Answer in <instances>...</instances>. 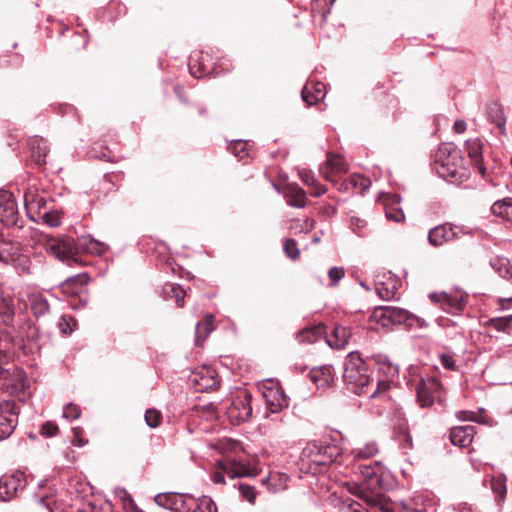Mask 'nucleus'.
<instances>
[{"label": "nucleus", "mask_w": 512, "mask_h": 512, "mask_svg": "<svg viewBox=\"0 0 512 512\" xmlns=\"http://www.w3.org/2000/svg\"><path fill=\"white\" fill-rule=\"evenodd\" d=\"M375 468L379 469V463L375 462V467L372 466H366L362 470V474L366 477H373L376 476V470Z\"/></svg>", "instance_id": "obj_60"}, {"label": "nucleus", "mask_w": 512, "mask_h": 512, "mask_svg": "<svg viewBox=\"0 0 512 512\" xmlns=\"http://www.w3.org/2000/svg\"><path fill=\"white\" fill-rule=\"evenodd\" d=\"M371 318L377 324H379L380 326H382L384 328H389L391 326L388 306H382V307L376 308L373 311Z\"/></svg>", "instance_id": "obj_39"}, {"label": "nucleus", "mask_w": 512, "mask_h": 512, "mask_svg": "<svg viewBox=\"0 0 512 512\" xmlns=\"http://www.w3.org/2000/svg\"><path fill=\"white\" fill-rule=\"evenodd\" d=\"M352 512H369L367 509L363 508L359 503H356L351 506Z\"/></svg>", "instance_id": "obj_64"}, {"label": "nucleus", "mask_w": 512, "mask_h": 512, "mask_svg": "<svg viewBox=\"0 0 512 512\" xmlns=\"http://www.w3.org/2000/svg\"><path fill=\"white\" fill-rule=\"evenodd\" d=\"M475 427L472 425L456 426L450 431L451 443L461 448L468 447L474 438Z\"/></svg>", "instance_id": "obj_19"}, {"label": "nucleus", "mask_w": 512, "mask_h": 512, "mask_svg": "<svg viewBox=\"0 0 512 512\" xmlns=\"http://www.w3.org/2000/svg\"><path fill=\"white\" fill-rule=\"evenodd\" d=\"M45 249L50 255L61 262L72 266L74 264H85L83 254L103 255L107 250V246L90 236H82L77 239L60 237L48 239Z\"/></svg>", "instance_id": "obj_1"}, {"label": "nucleus", "mask_w": 512, "mask_h": 512, "mask_svg": "<svg viewBox=\"0 0 512 512\" xmlns=\"http://www.w3.org/2000/svg\"><path fill=\"white\" fill-rule=\"evenodd\" d=\"M252 396L247 390L240 391L225 407L228 420L233 425L247 421L252 415Z\"/></svg>", "instance_id": "obj_7"}, {"label": "nucleus", "mask_w": 512, "mask_h": 512, "mask_svg": "<svg viewBox=\"0 0 512 512\" xmlns=\"http://www.w3.org/2000/svg\"><path fill=\"white\" fill-rule=\"evenodd\" d=\"M189 383L196 392H208L218 388L220 380L215 369L210 366H201L191 372Z\"/></svg>", "instance_id": "obj_9"}, {"label": "nucleus", "mask_w": 512, "mask_h": 512, "mask_svg": "<svg viewBox=\"0 0 512 512\" xmlns=\"http://www.w3.org/2000/svg\"><path fill=\"white\" fill-rule=\"evenodd\" d=\"M351 230L358 236H364L367 227V222L359 217H351L349 220Z\"/></svg>", "instance_id": "obj_50"}, {"label": "nucleus", "mask_w": 512, "mask_h": 512, "mask_svg": "<svg viewBox=\"0 0 512 512\" xmlns=\"http://www.w3.org/2000/svg\"><path fill=\"white\" fill-rule=\"evenodd\" d=\"M345 272L341 267H331L328 271V276L331 281V286L337 285V283L344 277Z\"/></svg>", "instance_id": "obj_55"}, {"label": "nucleus", "mask_w": 512, "mask_h": 512, "mask_svg": "<svg viewBox=\"0 0 512 512\" xmlns=\"http://www.w3.org/2000/svg\"><path fill=\"white\" fill-rule=\"evenodd\" d=\"M214 316L207 315L202 321L198 322L195 329V343L200 345L207 336L214 330Z\"/></svg>", "instance_id": "obj_31"}, {"label": "nucleus", "mask_w": 512, "mask_h": 512, "mask_svg": "<svg viewBox=\"0 0 512 512\" xmlns=\"http://www.w3.org/2000/svg\"><path fill=\"white\" fill-rule=\"evenodd\" d=\"M350 337L351 332L349 328L336 325L331 334L327 336L326 342L332 348L343 349L348 344Z\"/></svg>", "instance_id": "obj_26"}, {"label": "nucleus", "mask_w": 512, "mask_h": 512, "mask_svg": "<svg viewBox=\"0 0 512 512\" xmlns=\"http://www.w3.org/2000/svg\"><path fill=\"white\" fill-rule=\"evenodd\" d=\"M370 180L368 178H365L362 175H351L349 178L345 180L343 183L344 189H348L349 187H352L354 189H358L360 193H364L369 186H370Z\"/></svg>", "instance_id": "obj_36"}, {"label": "nucleus", "mask_w": 512, "mask_h": 512, "mask_svg": "<svg viewBox=\"0 0 512 512\" xmlns=\"http://www.w3.org/2000/svg\"><path fill=\"white\" fill-rule=\"evenodd\" d=\"M439 360L445 369H447V370L455 369V360L451 354L442 353L439 355Z\"/></svg>", "instance_id": "obj_58"}, {"label": "nucleus", "mask_w": 512, "mask_h": 512, "mask_svg": "<svg viewBox=\"0 0 512 512\" xmlns=\"http://www.w3.org/2000/svg\"><path fill=\"white\" fill-rule=\"evenodd\" d=\"M238 490L243 499L247 500L249 503H253L256 497L255 488L251 485L240 483L238 485Z\"/></svg>", "instance_id": "obj_52"}, {"label": "nucleus", "mask_w": 512, "mask_h": 512, "mask_svg": "<svg viewBox=\"0 0 512 512\" xmlns=\"http://www.w3.org/2000/svg\"><path fill=\"white\" fill-rule=\"evenodd\" d=\"M78 428H74V439L72 440L73 444L79 447H82L86 444L87 441H84L78 436Z\"/></svg>", "instance_id": "obj_63"}, {"label": "nucleus", "mask_w": 512, "mask_h": 512, "mask_svg": "<svg viewBox=\"0 0 512 512\" xmlns=\"http://www.w3.org/2000/svg\"><path fill=\"white\" fill-rule=\"evenodd\" d=\"M0 386L9 394L19 396L21 397V400H23L26 396V391L29 388V381L26 372L21 368L2 370Z\"/></svg>", "instance_id": "obj_8"}, {"label": "nucleus", "mask_w": 512, "mask_h": 512, "mask_svg": "<svg viewBox=\"0 0 512 512\" xmlns=\"http://www.w3.org/2000/svg\"><path fill=\"white\" fill-rule=\"evenodd\" d=\"M15 253H10L7 250H0V262L5 265H12Z\"/></svg>", "instance_id": "obj_59"}, {"label": "nucleus", "mask_w": 512, "mask_h": 512, "mask_svg": "<svg viewBox=\"0 0 512 512\" xmlns=\"http://www.w3.org/2000/svg\"><path fill=\"white\" fill-rule=\"evenodd\" d=\"M324 332L323 326H315L313 328H305L297 334L299 342L314 343L320 334Z\"/></svg>", "instance_id": "obj_38"}, {"label": "nucleus", "mask_w": 512, "mask_h": 512, "mask_svg": "<svg viewBox=\"0 0 512 512\" xmlns=\"http://www.w3.org/2000/svg\"><path fill=\"white\" fill-rule=\"evenodd\" d=\"M343 379L347 387L355 394L366 395L369 398L389 388L387 381H374L368 374L365 360L358 352H350L345 359Z\"/></svg>", "instance_id": "obj_2"}, {"label": "nucleus", "mask_w": 512, "mask_h": 512, "mask_svg": "<svg viewBox=\"0 0 512 512\" xmlns=\"http://www.w3.org/2000/svg\"><path fill=\"white\" fill-rule=\"evenodd\" d=\"M346 171L347 167L343 157L337 154H329L325 167L321 169L322 175L329 181H334V174Z\"/></svg>", "instance_id": "obj_21"}, {"label": "nucleus", "mask_w": 512, "mask_h": 512, "mask_svg": "<svg viewBox=\"0 0 512 512\" xmlns=\"http://www.w3.org/2000/svg\"><path fill=\"white\" fill-rule=\"evenodd\" d=\"M301 178L309 186L315 185V183H316L314 176L309 172L302 173Z\"/></svg>", "instance_id": "obj_62"}, {"label": "nucleus", "mask_w": 512, "mask_h": 512, "mask_svg": "<svg viewBox=\"0 0 512 512\" xmlns=\"http://www.w3.org/2000/svg\"><path fill=\"white\" fill-rule=\"evenodd\" d=\"M210 56L204 52H194L189 59V71L195 78H202L209 75L214 71V68L209 64Z\"/></svg>", "instance_id": "obj_16"}, {"label": "nucleus", "mask_w": 512, "mask_h": 512, "mask_svg": "<svg viewBox=\"0 0 512 512\" xmlns=\"http://www.w3.org/2000/svg\"><path fill=\"white\" fill-rule=\"evenodd\" d=\"M283 251L287 255V257L293 260L297 259L300 254L296 241L290 238L285 239L283 243Z\"/></svg>", "instance_id": "obj_49"}, {"label": "nucleus", "mask_w": 512, "mask_h": 512, "mask_svg": "<svg viewBox=\"0 0 512 512\" xmlns=\"http://www.w3.org/2000/svg\"><path fill=\"white\" fill-rule=\"evenodd\" d=\"M491 489L496 495L497 500L499 502L503 501L507 492L506 479L501 476L492 478Z\"/></svg>", "instance_id": "obj_41"}, {"label": "nucleus", "mask_w": 512, "mask_h": 512, "mask_svg": "<svg viewBox=\"0 0 512 512\" xmlns=\"http://www.w3.org/2000/svg\"><path fill=\"white\" fill-rule=\"evenodd\" d=\"M154 500L157 505L175 512L185 507L184 495L179 493H159Z\"/></svg>", "instance_id": "obj_20"}, {"label": "nucleus", "mask_w": 512, "mask_h": 512, "mask_svg": "<svg viewBox=\"0 0 512 512\" xmlns=\"http://www.w3.org/2000/svg\"><path fill=\"white\" fill-rule=\"evenodd\" d=\"M511 322H512V314L509 316H505V317H496V318L489 319L486 322V325L490 328L495 329L496 331L507 332Z\"/></svg>", "instance_id": "obj_42"}, {"label": "nucleus", "mask_w": 512, "mask_h": 512, "mask_svg": "<svg viewBox=\"0 0 512 512\" xmlns=\"http://www.w3.org/2000/svg\"><path fill=\"white\" fill-rule=\"evenodd\" d=\"M465 146L471 162L478 172L484 176L486 168L483 164V142L479 138L469 139L465 142Z\"/></svg>", "instance_id": "obj_18"}, {"label": "nucleus", "mask_w": 512, "mask_h": 512, "mask_svg": "<svg viewBox=\"0 0 512 512\" xmlns=\"http://www.w3.org/2000/svg\"><path fill=\"white\" fill-rule=\"evenodd\" d=\"M385 215L388 220L394 221L396 223L402 222L405 218L402 209L394 206H386Z\"/></svg>", "instance_id": "obj_51"}, {"label": "nucleus", "mask_w": 512, "mask_h": 512, "mask_svg": "<svg viewBox=\"0 0 512 512\" xmlns=\"http://www.w3.org/2000/svg\"><path fill=\"white\" fill-rule=\"evenodd\" d=\"M24 207L27 216L32 221H38L46 209V199L37 189L30 187L24 193Z\"/></svg>", "instance_id": "obj_15"}, {"label": "nucleus", "mask_w": 512, "mask_h": 512, "mask_svg": "<svg viewBox=\"0 0 512 512\" xmlns=\"http://www.w3.org/2000/svg\"><path fill=\"white\" fill-rule=\"evenodd\" d=\"M228 149L237 157L239 160H243L249 156L248 143L242 140L232 141Z\"/></svg>", "instance_id": "obj_43"}, {"label": "nucleus", "mask_w": 512, "mask_h": 512, "mask_svg": "<svg viewBox=\"0 0 512 512\" xmlns=\"http://www.w3.org/2000/svg\"><path fill=\"white\" fill-rule=\"evenodd\" d=\"M166 289H173L175 291L174 298L176 299L177 305L182 307L184 305V290L176 284H166Z\"/></svg>", "instance_id": "obj_57"}, {"label": "nucleus", "mask_w": 512, "mask_h": 512, "mask_svg": "<svg viewBox=\"0 0 512 512\" xmlns=\"http://www.w3.org/2000/svg\"><path fill=\"white\" fill-rule=\"evenodd\" d=\"M491 211L498 217L512 221V198L506 197L495 201L491 206Z\"/></svg>", "instance_id": "obj_33"}, {"label": "nucleus", "mask_w": 512, "mask_h": 512, "mask_svg": "<svg viewBox=\"0 0 512 512\" xmlns=\"http://www.w3.org/2000/svg\"><path fill=\"white\" fill-rule=\"evenodd\" d=\"M28 146L36 164H44L46 162L45 158L49 152L47 141L42 137L34 136L28 140Z\"/></svg>", "instance_id": "obj_25"}, {"label": "nucleus", "mask_w": 512, "mask_h": 512, "mask_svg": "<svg viewBox=\"0 0 512 512\" xmlns=\"http://www.w3.org/2000/svg\"><path fill=\"white\" fill-rule=\"evenodd\" d=\"M388 308L391 326L400 324L412 325V321L415 317L409 311L394 306H388Z\"/></svg>", "instance_id": "obj_32"}, {"label": "nucleus", "mask_w": 512, "mask_h": 512, "mask_svg": "<svg viewBox=\"0 0 512 512\" xmlns=\"http://www.w3.org/2000/svg\"><path fill=\"white\" fill-rule=\"evenodd\" d=\"M376 293L383 300L395 298L397 294L395 281H392L391 286H388L385 283L376 284Z\"/></svg>", "instance_id": "obj_44"}, {"label": "nucleus", "mask_w": 512, "mask_h": 512, "mask_svg": "<svg viewBox=\"0 0 512 512\" xmlns=\"http://www.w3.org/2000/svg\"><path fill=\"white\" fill-rule=\"evenodd\" d=\"M453 129L456 133H464L466 130V123L463 120H456L453 126Z\"/></svg>", "instance_id": "obj_61"}, {"label": "nucleus", "mask_w": 512, "mask_h": 512, "mask_svg": "<svg viewBox=\"0 0 512 512\" xmlns=\"http://www.w3.org/2000/svg\"><path fill=\"white\" fill-rule=\"evenodd\" d=\"M396 439L403 450H410L413 448V441L409 428L405 423L399 424L395 431Z\"/></svg>", "instance_id": "obj_35"}, {"label": "nucleus", "mask_w": 512, "mask_h": 512, "mask_svg": "<svg viewBox=\"0 0 512 512\" xmlns=\"http://www.w3.org/2000/svg\"><path fill=\"white\" fill-rule=\"evenodd\" d=\"M28 300L32 313L35 317L39 318L49 313L50 305L43 294L31 293L28 295Z\"/></svg>", "instance_id": "obj_29"}, {"label": "nucleus", "mask_w": 512, "mask_h": 512, "mask_svg": "<svg viewBox=\"0 0 512 512\" xmlns=\"http://www.w3.org/2000/svg\"><path fill=\"white\" fill-rule=\"evenodd\" d=\"M258 474L256 467L251 466L236 457L226 456L217 461L210 473V479L215 484H225V478L254 477Z\"/></svg>", "instance_id": "obj_4"}, {"label": "nucleus", "mask_w": 512, "mask_h": 512, "mask_svg": "<svg viewBox=\"0 0 512 512\" xmlns=\"http://www.w3.org/2000/svg\"><path fill=\"white\" fill-rule=\"evenodd\" d=\"M486 114L490 122L500 130L501 134H505L506 117L504 115L503 107L496 101H491L486 105Z\"/></svg>", "instance_id": "obj_23"}, {"label": "nucleus", "mask_w": 512, "mask_h": 512, "mask_svg": "<svg viewBox=\"0 0 512 512\" xmlns=\"http://www.w3.org/2000/svg\"><path fill=\"white\" fill-rule=\"evenodd\" d=\"M289 477L285 473L273 472L262 479L270 492L276 493L287 488Z\"/></svg>", "instance_id": "obj_28"}, {"label": "nucleus", "mask_w": 512, "mask_h": 512, "mask_svg": "<svg viewBox=\"0 0 512 512\" xmlns=\"http://www.w3.org/2000/svg\"><path fill=\"white\" fill-rule=\"evenodd\" d=\"M162 420V415L160 411L156 409H147L145 413V421L146 424L151 428H156L159 426Z\"/></svg>", "instance_id": "obj_48"}, {"label": "nucleus", "mask_w": 512, "mask_h": 512, "mask_svg": "<svg viewBox=\"0 0 512 512\" xmlns=\"http://www.w3.org/2000/svg\"><path fill=\"white\" fill-rule=\"evenodd\" d=\"M458 231V227H453L449 224L436 226L429 231V243L433 246H441L444 243L457 238Z\"/></svg>", "instance_id": "obj_17"}, {"label": "nucleus", "mask_w": 512, "mask_h": 512, "mask_svg": "<svg viewBox=\"0 0 512 512\" xmlns=\"http://www.w3.org/2000/svg\"><path fill=\"white\" fill-rule=\"evenodd\" d=\"M324 96L325 85L321 82L307 83L301 91V98L308 104V106H311L322 100Z\"/></svg>", "instance_id": "obj_24"}, {"label": "nucleus", "mask_w": 512, "mask_h": 512, "mask_svg": "<svg viewBox=\"0 0 512 512\" xmlns=\"http://www.w3.org/2000/svg\"><path fill=\"white\" fill-rule=\"evenodd\" d=\"M58 430L57 424L47 421L41 426L40 432L45 437H53L57 434Z\"/></svg>", "instance_id": "obj_56"}, {"label": "nucleus", "mask_w": 512, "mask_h": 512, "mask_svg": "<svg viewBox=\"0 0 512 512\" xmlns=\"http://www.w3.org/2000/svg\"><path fill=\"white\" fill-rule=\"evenodd\" d=\"M287 203L296 208H303L306 205V192L298 186H290L287 192Z\"/></svg>", "instance_id": "obj_34"}, {"label": "nucleus", "mask_w": 512, "mask_h": 512, "mask_svg": "<svg viewBox=\"0 0 512 512\" xmlns=\"http://www.w3.org/2000/svg\"><path fill=\"white\" fill-rule=\"evenodd\" d=\"M191 512H217V506L209 496H202Z\"/></svg>", "instance_id": "obj_46"}, {"label": "nucleus", "mask_w": 512, "mask_h": 512, "mask_svg": "<svg viewBox=\"0 0 512 512\" xmlns=\"http://www.w3.org/2000/svg\"><path fill=\"white\" fill-rule=\"evenodd\" d=\"M378 445L375 442H368L363 447L353 450L355 458L368 459L378 453Z\"/></svg>", "instance_id": "obj_40"}, {"label": "nucleus", "mask_w": 512, "mask_h": 512, "mask_svg": "<svg viewBox=\"0 0 512 512\" xmlns=\"http://www.w3.org/2000/svg\"><path fill=\"white\" fill-rule=\"evenodd\" d=\"M359 497L371 508L379 512H393L391 503L381 494H373L368 491H361Z\"/></svg>", "instance_id": "obj_27"}, {"label": "nucleus", "mask_w": 512, "mask_h": 512, "mask_svg": "<svg viewBox=\"0 0 512 512\" xmlns=\"http://www.w3.org/2000/svg\"><path fill=\"white\" fill-rule=\"evenodd\" d=\"M0 222L6 226H17L19 222L16 202L6 190H0Z\"/></svg>", "instance_id": "obj_13"}, {"label": "nucleus", "mask_w": 512, "mask_h": 512, "mask_svg": "<svg viewBox=\"0 0 512 512\" xmlns=\"http://www.w3.org/2000/svg\"><path fill=\"white\" fill-rule=\"evenodd\" d=\"M80 414H81L80 408L73 403H68L63 408V417L66 419H70V420L78 419L80 417Z\"/></svg>", "instance_id": "obj_54"}, {"label": "nucleus", "mask_w": 512, "mask_h": 512, "mask_svg": "<svg viewBox=\"0 0 512 512\" xmlns=\"http://www.w3.org/2000/svg\"><path fill=\"white\" fill-rule=\"evenodd\" d=\"M12 266L16 269L18 274L31 273V260L24 255H15Z\"/></svg>", "instance_id": "obj_45"}, {"label": "nucleus", "mask_w": 512, "mask_h": 512, "mask_svg": "<svg viewBox=\"0 0 512 512\" xmlns=\"http://www.w3.org/2000/svg\"><path fill=\"white\" fill-rule=\"evenodd\" d=\"M433 165L438 176L445 181L460 185L470 177L462 151L453 143H442L433 155Z\"/></svg>", "instance_id": "obj_3"}, {"label": "nucleus", "mask_w": 512, "mask_h": 512, "mask_svg": "<svg viewBox=\"0 0 512 512\" xmlns=\"http://www.w3.org/2000/svg\"><path fill=\"white\" fill-rule=\"evenodd\" d=\"M19 407L11 400L0 401V440L8 438L18 423Z\"/></svg>", "instance_id": "obj_12"}, {"label": "nucleus", "mask_w": 512, "mask_h": 512, "mask_svg": "<svg viewBox=\"0 0 512 512\" xmlns=\"http://www.w3.org/2000/svg\"><path fill=\"white\" fill-rule=\"evenodd\" d=\"M87 273H79L69 277L61 284L62 291L71 297L69 303L73 309H79L87 304V290L85 285L88 283Z\"/></svg>", "instance_id": "obj_5"}, {"label": "nucleus", "mask_w": 512, "mask_h": 512, "mask_svg": "<svg viewBox=\"0 0 512 512\" xmlns=\"http://www.w3.org/2000/svg\"><path fill=\"white\" fill-rule=\"evenodd\" d=\"M40 215V219H42L49 226L57 227L60 225V215L57 211L45 209Z\"/></svg>", "instance_id": "obj_47"}, {"label": "nucleus", "mask_w": 512, "mask_h": 512, "mask_svg": "<svg viewBox=\"0 0 512 512\" xmlns=\"http://www.w3.org/2000/svg\"><path fill=\"white\" fill-rule=\"evenodd\" d=\"M490 266L503 278H508L512 263L504 257H494L490 260Z\"/></svg>", "instance_id": "obj_37"}, {"label": "nucleus", "mask_w": 512, "mask_h": 512, "mask_svg": "<svg viewBox=\"0 0 512 512\" xmlns=\"http://www.w3.org/2000/svg\"><path fill=\"white\" fill-rule=\"evenodd\" d=\"M467 297V294L460 291L453 293L433 292L429 294V298L433 303L438 304L442 310L451 314H457L464 310Z\"/></svg>", "instance_id": "obj_11"}, {"label": "nucleus", "mask_w": 512, "mask_h": 512, "mask_svg": "<svg viewBox=\"0 0 512 512\" xmlns=\"http://www.w3.org/2000/svg\"><path fill=\"white\" fill-rule=\"evenodd\" d=\"M271 412L276 413L289 405L287 397L279 389H270L264 394Z\"/></svg>", "instance_id": "obj_30"}, {"label": "nucleus", "mask_w": 512, "mask_h": 512, "mask_svg": "<svg viewBox=\"0 0 512 512\" xmlns=\"http://www.w3.org/2000/svg\"><path fill=\"white\" fill-rule=\"evenodd\" d=\"M25 486L26 479L23 473L16 472L10 475H3L0 478V500H11Z\"/></svg>", "instance_id": "obj_14"}, {"label": "nucleus", "mask_w": 512, "mask_h": 512, "mask_svg": "<svg viewBox=\"0 0 512 512\" xmlns=\"http://www.w3.org/2000/svg\"><path fill=\"white\" fill-rule=\"evenodd\" d=\"M442 385L435 377L421 378L416 385L418 402L422 407H429L436 400L441 401Z\"/></svg>", "instance_id": "obj_10"}, {"label": "nucleus", "mask_w": 512, "mask_h": 512, "mask_svg": "<svg viewBox=\"0 0 512 512\" xmlns=\"http://www.w3.org/2000/svg\"><path fill=\"white\" fill-rule=\"evenodd\" d=\"M338 455V448L334 445L309 442L303 449L301 458L318 466H326L334 462Z\"/></svg>", "instance_id": "obj_6"}, {"label": "nucleus", "mask_w": 512, "mask_h": 512, "mask_svg": "<svg viewBox=\"0 0 512 512\" xmlns=\"http://www.w3.org/2000/svg\"><path fill=\"white\" fill-rule=\"evenodd\" d=\"M308 376L317 389L324 390L333 383L332 369L328 366L314 367Z\"/></svg>", "instance_id": "obj_22"}, {"label": "nucleus", "mask_w": 512, "mask_h": 512, "mask_svg": "<svg viewBox=\"0 0 512 512\" xmlns=\"http://www.w3.org/2000/svg\"><path fill=\"white\" fill-rule=\"evenodd\" d=\"M75 325V320L71 316L63 315L58 323L59 329L63 334H71Z\"/></svg>", "instance_id": "obj_53"}]
</instances>
